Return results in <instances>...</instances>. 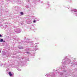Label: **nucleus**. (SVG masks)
<instances>
[{"instance_id":"nucleus-1","label":"nucleus","mask_w":77,"mask_h":77,"mask_svg":"<svg viewBox=\"0 0 77 77\" xmlns=\"http://www.w3.org/2000/svg\"><path fill=\"white\" fill-rule=\"evenodd\" d=\"M15 2H17L18 4H20L21 3V1L20 0H15Z\"/></svg>"},{"instance_id":"nucleus-2","label":"nucleus","mask_w":77,"mask_h":77,"mask_svg":"<svg viewBox=\"0 0 77 77\" xmlns=\"http://www.w3.org/2000/svg\"><path fill=\"white\" fill-rule=\"evenodd\" d=\"M66 60H67V58H65V59H64V60H63V61L62 63V64H63V65H64V64L65 63V61L66 62Z\"/></svg>"},{"instance_id":"nucleus-3","label":"nucleus","mask_w":77,"mask_h":77,"mask_svg":"<svg viewBox=\"0 0 77 77\" xmlns=\"http://www.w3.org/2000/svg\"><path fill=\"white\" fill-rule=\"evenodd\" d=\"M17 32V33H20L21 32V29H17V31H16Z\"/></svg>"},{"instance_id":"nucleus-4","label":"nucleus","mask_w":77,"mask_h":77,"mask_svg":"<svg viewBox=\"0 0 77 77\" xmlns=\"http://www.w3.org/2000/svg\"><path fill=\"white\" fill-rule=\"evenodd\" d=\"M8 74H9V75H10V76L11 77V76H12V74L11 73V72H9L8 73Z\"/></svg>"},{"instance_id":"nucleus-5","label":"nucleus","mask_w":77,"mask_h":77,"mask_svg":"<svg viewBox=\"0 0 77 77\" xmlns=\"http://www.w3.org/2000/svg\"><path fill=\"white\" fill-rule=\"evenodd\" d=\"M3 42V39L2 38L0 39V42Z\"/></svg>"},{"instance_id":"nucleus-6","label":"nucleus","mask_w":77,"mask_h":77,"mask_svg":"<svg viewBox=\"0 0 77 77\" xmlns=\"http://www.w3.org/2000/svg\"><path fill=\"white\" fill-rule=\"evenodd\" d=\"M35 47V48L34 49V50H35L36 51V50H37L38 49V48H36V47H37V45H36Z\"/></svg>"},{"instance_id":"nucleus-7","label":"nucleus","mask_w":77,"mask_h":77,"mask_svg":"<svg viewBox=\"0 0 77 77\" xmlns=\"http://www.w3.org/2000/svg\"><path fill=\"white\" fill-rule=\"evenodd\" d=\"M18 48L19 49H23V47H18Z\"/></svg>"},{"instance_id":"nucleus-8","label":"nucleus","mask_w":77,"mask_h":77,"mask_svg":"<svg viewBox=\"0 0 77 77\" xmlns=\"http://www.w3.org/2000/svg\"><path fill=\"white\" fill-rule=\"evenodd\" d=\"M67 62H68V63H69L70 62V60H69L68 59V60H67Z\"/></svg>"},{"instance_id":"nucleus-9","label":"nucleus","mask_w":77,"mask_h":77,"mask_svg":"<svg viewBox=\"0 0 77 77\" xmlns=\"http://www.w3.org/2000/svg\"><path fill=\"white\" fill-rule=\"evenodd\" d=\"M20 14H21L22 15H23V12H20Z\"/></svg>"},{"instance_id":"nucleus-10","label":"nucleus","mask_w":77,"mask_h":77,"mask_svg":"<svg viewBox=\"0 0 77 77\" xmlns=\"http://www.w3.org/2000/svg\"><path fill=\"white\" fill-rule=\"evenodd\" d=\"M17 70L19 71H21V70L20 69H18Z\"/></svg>"},{"instance_id":"nucleus-11","label":"nucleus","mask_w":77,"mask_h":77,"mask_svg":"<svg viewBox=\"0 0 77 77\" xmlns=\"http://www.w3.org/2000/svg\"><path fill=\"white\" fill-rule=\"evenodd\" d=\"M33 21L34 23H36V20H34Z\"/></svg>"},{"instance_id":"nucleus-12","label":"nucleus","mask_w":77,"mask_h":77,"mask_svg":"<svg viewBox=\"0 0 77 77\" xmlns=\"http://www.w3.org/2000/svg\"><path fill=\"white\" fill-rule=\"evenodd\" d=\"M27 42L28 43H31V42Z\"/></svg>"},{"instance_id":"nucleus-13","label":"nucleus","mask_w":77,"mask_h":77,"mask_svg":"<svg viewBox=\"0 0 77 77\" xmlns=\"http://www.w3.org/2000/svg\"><path fill=\"white\" fill-rule=\"evenodd\" d=\"M0 37H2V35H1V34H0Z\"/></svg>"},{"instance_id":"nucleus-14","label":"nucleus","mask_w":77,"mask_h":77,"mask_svg":"<svg viewBox=\"0 0 77 77\" xmlns=\"http://www.w3.org/2000/svg\"><path fill=\"white\" fill-rule=\"evenodd\" d=\"M29 6L28 5V7H27V6H26V7L27 8H29Z\"/></svg>"},{"instance_id":"nucleus-15","label":"nucleus","mask_w":77,"mask_h":77,"mask_svg":"<svg viewBox=\"0 0 77 77\" xmlns=\"http://www.w3.org/2000/svg\"><path fill=\"white\" fill-rule=\"evenodd\" d=\"M26 53H27V54H29V52H26Z\"/></svg>"},{"instance_id":"nucleus-16","label":"nucleus","mask_w":77,"mask_h":77,"mask_svg":"<svg viewBox=\"0 0 77 77\" xmlns=\"http://www.w3.org/2000/svg\"><path fill=\"white\" fill-rule=\"evenodd\" d=\"M63 68H64L65 67V66H63Z\"/></svg>"},{"instance_id":"nucleus-17","label":"nucleus","mask_w":77,"mask_h":77,"mask_svg":"<svg viewBox=\"0 0 77 77\" xmlns=\"http://www.w3.org/2000/svg\"><path fill=\"white\" fill-rule=\"evenodd\" d=\"M60 74L61 75H62L63 73H61Z\"/></svg>"},{"instance_id":"nucleus-18","label":"nucleus","mask_w":77,"mask_h":77,"mask_svg":"<svg viewBox=\"0 0 77 77\" xmlns=\"http://www.w3.org/2000/svg\"><path fill=\"white\" fill-rule=\"evenodd\" d=\"M29 0H28V1H27V2H29Z\"/></svg>"},{"instance_id":"nucleus-19","label":"nucleus","mask_w":77,"mask_h":77,"mask_svg":"<svg viewBox=\"0 0 77 77\" xmlns=\"http://www.w3.org/2000/svg\"><path fill=\"white\" fill-rule=\"evenodd\" d=\"M75 63H76V65H77V62H76Z\"/></svg>"},{"instance_id":"nucleus-20","label":"nucleus","mask_w":77,"mask_h":77,"mask_svg":"<svg viewBox=\"0 0 77 77\" xmlns=\"http://www.w3.org/2000/svg\"><path fill=\"white\" fill-rule=\"evenodd\" d=\"M0 26H2V25L1 24H0Z\"/></svg>"},{"instance_id":"nucleus-21","label":"nucleus","mask_w":77,"mask_h":77,"mask_svg":"<svg viewBox=\"0 0 77 77\" xmlns=\"http://www.w3.org/2000/svg\"><path fill=\"white\" fill-rule=\"evenodd\" d=\"M1 53V51H0V53Z\"/></svg>"},{"instance_id":"nucleus-22","label":"nucleus","mask_w":77,"mask_h":77,"mask_svg":"<svg viewBox=\"0 0 77 77\" xmlns=\"http://www.w3.org/2000/svg\"><path fill=\"white\" fill-rule=\"evenodd\" d=\"M48 6H49V5L48 4Z\"/></svg>"},{"instance_id":"nucleus-23","label":"nucleus","mask_w":77,"mask_h":77,"mask_svg":"<svg viewBox=\"0 0 77 77\" xmlns=\"http://www.w3.org/2000/svg\"><path fill=\"white\" fill-rule=\"evenodd\" d=\"M7 57H8V56H7Z\"/></svg>"}]
</instances>
